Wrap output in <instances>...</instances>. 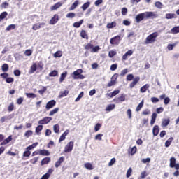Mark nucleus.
<instances>
[{"label": "nucleus", "mask_w": 179, "mask_h": 179, "mask_svg": "<svg viewBox=\"0 0 179 179\" xmlns=\"http://www.w3.org/2000/svg\"><path fill=\"white\" fill-rule=\"evenodd\" d=\"M83 70L82 69H78L73 73H71V78L75 80L78 79H85V76H83Z\"/></svg>", "instance_id": "2"}, {"label": "nucleus", "mask_w": 179, "mask_h": 179, "mask_svg": "<svg viewBox=\"0 0 179 179\" xmlns=\"http://www.w3.org/2000/svg\"><path fill=\"white\" fill-rule=\"evenodd\" d=\"M171 33H172V34H177L178 33H179V27H175L172 28L171 29Z\"/></svg>", "instance_id": "39"}, {"label": "nucleus", "mask_w": 179, "mask_h": 179, "mask_svg": "<svg viewBox=\"0 0 179 179\" xmlns=\"http://www.w3.org/2000/svg\"><path fill=\"white\" fill-rule=\"evenodd\" d=\"M44 26H45V23L44 22L36 23L33 25L32 30H39V29H41V27H44Z\"/></svg>", "instance_id": "12"}, {"label": "nucleus", "mask_w": 179, "mask_h": 179, "mask_svg": "<svg viewBox=\"0 0 179 179\" xmlns=\"http://www.w3.org/2000/svg\"><path fill=\"white\" fill-rule=\"evenodd\" d=\"M13 110H15V103L12 102L10 103V105L8 107V111H9V113H12Z\"/></svg>", "instance_id": "43"}, {"label": "nucleus", "mask_w": 179, "mask_h": 179, "mask_svg": "<svg viewBox=\"0 0 179 179\" xmlns=\"http://www.w3.org/2000/svg\"><path fill=\"white\" fill-rule=\"evenodd\" d=\"M50 160L51 159L50 157H45L41 162V166H44V164H48Z\"/></svg>", "instance_id": "28"}, {"label": "nucleus", "mask_w": 179, "mask_h": 179, "mask_svg": "<svg viewBox=\"0 0 179 179\" xmlns=\"http://www.w3.org/2000/svg\"><path fill=\"white\" fill-rule=\"evenodd\" d=\"M159 36L157 32H154L150 34L145 39V44H152L156 41V38Z\"/></svg>", "instance_id": "3"}, {"label": "nucleus", "mask_w": 179, "mask_h": 179, "mask_svg": "<svg viewBox=\"0 0 179 179\" xmlns=\"http://www.w3.org/2000/svg\"><path fill=\"white\" fill-rule=\"evenodd\" d=\"M100 50V46H95L92 47V49L91 50V52H99V50Z\"/></svg>", "instance_id": "58"}, {"label": "nucleus", "mask_w": 179, "mask_h": 179, "mask_svg": "<svg viewBox=\"0 0 179 179\" xmlns=\"http://www.w3.org/2000/svg\"><path fill=\"white\" fill-rule=\"evenodd\" d=\"M84 167H85V169H87V170H93L94 167L93 165H92L91 163H85L84 165Z\"/></svg>", "instance_id": "40"}, {"label": "nucleus", "mask_w": 179, "mask_h": 179, "mask_svg": "<svg viewBox=\"0 0 179 179\" xmlns=\"http://www.w3.org/2000/svg\"><path fill=\"white\" fill-rule=\"evenodd\" d=\"M38 162V157H35L33 159H30V163L31 164H36Z\"/></svg>", "instance_id": "56"}, {"label": "nucleus", "mask_w": 179, "mask_h": 179, "mask_svg": "<svg viewBox=\"0 0 179 179\" xmlns=\"http://www.w3.org/2000/svg\"><path fill=\"white\" fill-rule=\"evenodd\" d=\"M83 24V20H81L79 22H74L73 26V27H76V29H78V27L80 26H82Z\"/></svg>", "instance_id": "33"}, {"label": "nucleus", "mask_w": 179, "mask_h": 179, "mask_svg": "<svg viewBox=\"0 0 179 179\" xmlns=\"http://www.w3.org/2000/svg\"><path fill=\"white\" fill-rule=\"evenodd\" d=\"M136 150H137L136 146H134L131 148L130 154L131 155V156H134V155H135V153H136Z\"/></svg>", "instance_id": "57"}, {"label": "nucleus", "mask_w": 179, "mask_h": 179, "mask_svg": "<svg viewBox=\"0 0 179 179\" xmlns=\"http://www.w3.org/2000/svg\"><path fill=\"white\" fill-rule=\"evenodd\" d=\"M78 5H79V1L76 0L69 8V10H75V9H76V8L78 7Z\"/></svg>", "instance_id": "23"}, {"label": "nucleus", "mask_w": 179, "mask_h": 179, "mask_svg": "<svg viewBox=\"0 0 179 179\" xmlns=\"http://www.w3.org/2000/svg\"><path fill=\"white\" fill-rule=\"evenodd\" d=\"M159 126L158 125H155L154 126L153 129H152V134L154 136H157L159 135Z\"/></svg>", "instance_id": "21"}, {"label": "nucleus", "mask_w": 179, "mask_h": 179, "mask_svg": "<svg viewBox=\"0 0 179 179\" xmlns=\"http://www.w3.org/2000/svg\"><path fill=\"white\" fill-rule=\"evenodd\" d=\"M169 124H170V119H166V118L162 119V122L161 124L162 128H166V127H167Z\"/></svg>", "instance_id": "18"}, {"label": "nucleus", "mask_w": 179, "mask_h": 179, "mask_svg": "<svg viewBox=\"0 0 179 179\" xmlns=\"http://www.w3.org/2000/svg\"><path fill=\"white\" fill-rule=\"evenodd\" d=\"M149 87H150V85H149V84H145V85L141 87L140 92L141 93H145V92H146V90H148Z\"/></svg>", "instance_id": "29"}, {"label": "nucleus", "mask_w": 179, "mask_h": 179, "mask_svg": "<svg viewBox=\"0 0 179 179\" xmlns=\"http://www.w3.org/2000/svg\"><path fill=\"white\" fill-rule=\"evenodd\" d=\"M31 54H33V51H31V50H27L24 52V55H26L27 57H30V55H31Z\"/></svg>", "instance_id": "62"}, {"label": "nucleus", "mask_w": 179, "mask_h": 179, "mask_svg": "<svg viewBox=\"0 0 179 179\" xmlns=\"http://www.w3.org/2000/svg\"><path fill=\"white\" fill-rule=\"evenodd\" d=\"M47 92V87H42V89L39 90L38 92L39 94H44Z\"/></svg>", "instance_id": "52"}, {"label": "nucleus", "mask_w": 179, "mask_h": 179, "mask_svg": "<svg viewBox=\"0 0 179 179\" xmlns=\"http://www.w3.org/2000/svg\"><path fill=\"white\" fill-rule=\"evenodd\" d=\"M115 108V104H109L106 106V111H113Z\"/></svg>", "instance_id": "32"}, {"label": "nucleus", "mask_w": 179, "mask_h": 179, "mask_svg": "<svg viewBox=\"0 0 179 179\" xmlns=\"http://www.w3.org/2000/svg\"><path fill=\"white\" fill-rule=\"evenodd\" d=\"M84 93L83 92H81L80 93V94L78 95V96L76 99L75 101L76 103H78V101H79V100H80L82 99V97H83Z\"/></svg>", "instance_id": "63"}, {"label": "nucleus", "mask_w": 179, "mask_h": 179, "mask_svg": "<svg viewBox=\"0 0 179 179\" xmlns=\"http://www.w3.org/2000/svg\"><path fill=\"white\" fill-rule=\"evenodd\" d=\"M174 141V138L173 137L169 138L166 142H165V147L169 148L170 145H171V142Z\"/></svg>", "instance_id": "34"}, {"label": "nucleus", "mask_w": 179, "mask_h": 179, "mask_svg": "<svg viewBox=\"0 0 179 179\" xmlns=\"http://www.w3.org/2000/svg\"><path fill=\"white\" fill-rule=\"evenodd\" d=\"M52 120V117H45L42 120H39L38 123L39 125H45Z\"/></svg>", "instance_id": "9"}, {"label": "nucleus", "mask_w": 179, "mask_h": 179, "mask_svg": "<svg viewBox=\"0 0 179 179\" xmlns=\"http://www.w3.org/2000/svg\"><path fill=\"white\" fill-rule=\"evenodd\" d=\"M41 131H43V125L40 124L36 128L35 132L36 135H41Z\"/></svg>", "instance_id": "24"}, {"label": "nucleus", "mask_w": 179, "mask_h": 179, "mask_svg": "<svg viewBox=\"0 0 179 179\" xmlns=\"http://www.w3.org/2000/svg\"><path fill=\"white\" fill-rule=\"evenodd\" d=\"M55 58H61L62 57V51L58 50L54 54Z\"/></svg>", "instance_id": "45"}, {"label": "nucleus", "mask_w": 179, "mask_h": 179, "mask_svg": "<svg viewBox=\"0 0 179 179\" xmlns=\"http://www.w3.org/2000/svg\"><path fill=\"white\" fill-rule=\"evenodd\" d=\"M57 76H58V71H57V70H54L49 73V76L50 77H54Z\"/></svg>", "instance_id": "55"}, {"label": "nucleus", "mask_w": 179, "mask_h": 179, "mask_svg": "<svg viewBox=\"0 0 179 179\" xmlns=\"http://www.w3.org/2000/svg\"><path fill=\"white\" fill-rule=\"evenodd\" d=\"M58 20H59V17H58V15H55L53 17H52V19L50 21V24H55V23H57L58 22Z\"/></svg>", "instance_id": "20"}, {"label": "nucleus", "mask_w": 179, "mask_h": 179, "mask_svg": "<svg viewBox=\"0 0 179 179\" xmlns=\"http://www.w3.org/2000/svg\"><path fill=\"white\" fill-rule=\"evenodd\" d=\"M85 50H92V49H93V44H92V43H87V44L85 46Z\"/></svg>", "instance_id": "64"}, {"label": "nucleus", "mask_w": 179, "mask_h": 179, "mask_svg": "<svg viewBox=\"0 0 179 179\" xmlns=\"http://www.w3.org/2000/svg\"><path fill=\"white\" fill-rule=\"evenodd\" d=\"M62 5H64V3L57 2L54 6L50 7V10L52 11L57 10V9H59V8L62 6Z\"/></svg>", "instance_id": "13"}, {"label": "nucleus", "mask_w": 179, "mask_h": 179, "mask_svg": "<svg viewBox=\"0 0 179 179\" xmlns=\"http://www.w3.org/2000/svg\"><path fill=\"white\" fill-rule=\"evenodd\" d=\"M38 152L41 156H50V152L47 150H38Z\"/></svg>", "instance_id": "22"}, {"label": "nucleus", "mask_w": 179, "mask_h": 179, "mask_svg": "<svg viewBox=\"0 0 179 179\" xmlns=\"http://www.w3.org/2000/svg\"><path fill=\"white\" fill-rule=\"evenodd\" d=\"M31 135H33V131L31 130H28L24 133L25 138H30Z\"/></svg>", "instance_id": "49"}, {"label": "nucleus", "mask_w": 179, "mask_h": 179, "mask_svg": "<svg viewBox=\"0 0 179 179\" xmlns=\"http://www.w3.org/2000/svg\"><path fill=\"white\" fill-rule=\"evenodd\" d=\"M1 78L5 79L6 83H13L15 82V78L9 77V73H3L0 74Z\"/></svg>", "instance_id": "4"}, {"label": "nucleus", "mask_w": 179, "mask_h": 179, "mask_svg": "<svg viewBox=\"0 0 179 179\" xmlns=\"http://www.w3.org/2000/svg\"><path fill=\"white\" fill-rule=\"evenodd\" d=\"M12 141V136H9L6 139H5L1 143V146H3V145H8L9 142Z\"/></svg>", "instance_id": "27"}, {"label": "nucleus", "mask_w": 179, "mask_h": 179, "mask_svg": "<svg viewBox=\"0 0 179 179\" xmlns=\"http://www.w3.org/2000/svg\"><path fill=\"white\" fill-rule=\"evenodd\" d=\"M155 6L158 9H162L163 8V3H162V2H160V1H156Z\"/></svg>", "instance_id": "54"}, {"label": "nucleus", "mask_w": 179, "mask_h": 179, "mask_svg": "<svg viewBox=\"0 0 179 179\" xmlns=\"http://www.w3.org/2000/svg\"><path fill=\"white\" fill-rule=\"evenodd\" d=\"M6 16H8V13L6 11L1 13L0 15V22L3 20V19H5V17H6Z\"/></svg>", "instance_id": "46"}, {"label": "nucleus", "mask_w": 179, "mask_h": 179, "mask_svg": "<svg viewBox=\"0 0 179 179\" xmlns=\"http://www.w3.org/2000/svg\"><path fill=\"white\" fill-rule=\"evenodd\" d=\"M75 16H76V14H75V13H69L66 14V17H67V19H73Z\"/></svg>", "instance_id": "47"}, {"label": "nucleus", "mask_w": 179, "mask_h": 179, "mask_svg": "<svg viewBox=\"0 0 179 179\" xmlns=\"http://www.w3.org/2000/svg\"><path fill=\"white\" fill-rule=\"evenodd\" d=\"M68 94H69V91L64 90V91L60 92L59 97L60 99L62 97H66V96H68Z\"/></svg>", "instance_id": "26"}, {"label": "nucleus", "mask_w": 179, "mask_h": 179, "mask_svg": "<svg viewBox=\"0 0 179 179\" xmlns=\"http://www.w3.org/2000/svg\"><path fill=\"white\" fill-rule=\"evenodd\" d=\"M117 55V52L115 50H111L108 52L109 58H113V57Z\"/></svg>", "instance_id": "53"}, {"label": "nucleus", "mask_w": 179, "mask_h": 179, "mask_svg": "<svg viewBox=\"0 0 179 179\" xmlns=\"http://www.w3.org/2000/svg\"><path fill=\"white\" fill-rule=\"evenodd\" d=\"M73 150V141H70L64 148V152L69 153L71 150Z\"/></svg>", "instance_id": "8"}, {"label": "nucleus", "mask_w": 179, "mask_h": 179, "mask_svg": "<svg viewBox=\"0 0 179 179\" xmlns=\"http://www.w3.org/2000/svg\"><path fill=\"white\" fill-rule=\"evenodd\" d=\"M120 93V90H115L113 92H110L108 94V96L110 98L115 97V96H117Z\"/></svg>", "instance_id": "25"}, {"label": "nucleus", "mask_w": 179, "mask_h": 179, "mask_svg": "<svg viewBox=\"0 0 179 179\" xmlns=\"http://www.w3.org/2000/svg\"><path fill=\"white\" fill-rule=\"evenodd\" d=\"M134 54V51L132 50H128L123 56L122 59L123 61H127L128 59V57H131Z\"/></svg>", "instance_id": "15"}, {"label": "nucleus", "mask_w": 179, "mask_h": 179, "mask_svg": "<svg viewBox=\"0 0 179 179\" xmlns=\"http://www.w3.org/2000/svg\"><path fill=\"white\" fill-rule=\"evenodd\" d=\"M64 160H65V157H60L59 159H58V161L55 164L56 169H58V167L59 166H61V164L64 163Z\"/></svg>", "instance_id": "17"}, {"label": "nucleus", "mask_w": 179, "mask_h": 179, "mask_svg": "<svg viewBox=\"0 0 179 179\" xmlns=\"http://www.w3.org/2000/svg\"><path fill=\"white\" fill-rule=\"evenodd\" d=\"M36 71H37V64L34 63L30 67L29 73L31 75V73H34Z\"/></svg>", "instance_id": "16"}, {"label": "nucleus", "mask_w": 179, "mask_h": 179, "mask_svg": "<svg viewBox=\"0 0 179 179\" xmlns=\"http://www.w3.org/2000/svg\"><path fill=\"white\" fill-rule=\"evenodd\" d=\"M38 145V142L34 143H33L32 145H31L27 147L26 150H29V151H30V150L34 149V148H36Z\"/></svg>", "instance_id": "36"}, {"label": "nucleus", "mask_w": 179, "mask_h": 179, "mask_svg": "<svg viewBox=\"0 0 179 179\" xmlns=\"http://www.w3.org/2000/svg\"><path fill=\"white\" fill-rule=\"evenodd\" d=\"M89 6H90V1H87L82 6L81 9H83V12H85V10H86Z\"/></svg>", "instance_id": "35"}, {"label": "nucleus", "mask_w": 179, "mask_h": 179, "mask_svg": "<svg viewBox=\"0 0 179 179\" xmlns=\"http://www.w3.org/2000/svg\"><path fill=\"white\" fill-rule=\"evenodd\" d=\"M125 100V94H122L119 97L115 98L114 101L115 103H119Z\"/></svg>", "instance_id": "14"}, {"label": "nucleus", "mask_w": 179, "mask_h": 179, "mask_svg": "<svg viewBox=\"0 0 179 179\" xmlns=\"http://www.w3.org/2000/svg\"><path fill=\"white\" fill-rule=\"evenodd\" d=\"M117 79H118V73H115L112 76L111 80L107 85L108 87H111V86H114V85L117 83Z\"/></svg>", "instance_id": "6"}, {"label": "nucleus", "mask_w": 179, "mask_h": 179, "mask_svg": "<svg viewBox=\"0 0 179 179\" xmlns=\"http://www.w3.org/2000/svg\"><path fill=\"white\" fill-rule=\"evenodd\" d=\"M58 111H59V108H55V109L52 110L49 113L50 117H52V115H54V114H57Z\"/></svg>", "instance_id": "38"}, {"label": "nucleus", "mask_w": 179, "mask_h": 179, "mask_svg": "<svg viewBox=\"0 0 179 179\" xmlns=\"http://www.w3.org/2000/svg\"><path fill=\"white\" fill-rule=\"evenodd\" d=\"M1 69L3 72H8V71H9V65H8V64H3Z\"/></svg>", "instance_id": "37"}, {"label": "nucleus", "mask_w": 179, "mask_h": 179, "mask_svg": "<svg viewBox=\"0 0 179 179\" xmlns=\"http://www.w3.org/2000/svg\"><path fill=\"white\" fill-rule=\"evenodd\" d=\"M176 159L174 157H171L170 159V167L171 169H176V170H179V164H176Z\"/></svg>", "instance_id": "7"}, {"label": "nucleus", "mask_w": 179, "mask_h": 179, "mask_svg": "<svg viewBox=\"0 0 179 179\" xmlns=\"http://www.w3.org/2000/svg\"><path fill=\"white\" fill-rule=\"evenodd\" d=\"M68 75V72L66 71L64 73H62L60 76V78H59V82L60 83H62V82H64V80H65V78H66Z\"/></svg>", "instance_id": "30"}, {"label": "nucleus", "mask_w": 179, "mask_h": 179, "mask_svg": "<svg viewBox=\"0 0 179 179\" xmlns=\"http://www.w3.org/2000/svg\"><path fill=\"white\" fill-rule=\"evenodd\" d=\"M142 107H143V101H142L136 107V111H141Z\"/></svg>", "instance_id": "60"}, {"label": "nucleus", "mask_w": 179, "mask_h": 179, "mask_svg": "<svg viewBox=\"0 0 179 179\" xmlns=\"http://www.w3.org/2000/svg\"><path fill=\"white\" fill-rule=\"evenodd\" d=\"M25 94L28 99H36L37 97V95L34 93H26Z\"/></svg>", "instance_id": "42"}, {"label": "nucleus", "mask_w": 179, "mask_h": 179, "mask_svg": "<svg viewBox=\"0 0 179 179\" xmlns=\"http://www.w3.org/2000/svg\"><path fill=\"white\" fill-rule=\"evenodd\" d=\"M139 80H141V78L139 76L134 78L129 85L130 89H134V87L138 85V82H139Z\"/></svg>", "instance_id": "11"}, {"label": "nucleus", "mask_w": 179, "mask_h": 179, "mask_svg": "<svg viewBox=\"0 0 179 179\" xmlns=\"http://www.w3.org/2000/svg\"><path fill=\"white\" fill-rule=\"evenodd\" d=\"M117 27V22L115 21L112 22L111 23H108L106 25L107 29H114V27Z\"/></svg>", "instance_id": "31"}, {"label": "nucleus", "mask_w": 179, "mask_h": 179, "mask_svg": "<svg viewBox=\"0 0 179 179\" xmlns=\"http://www.w3.org/2000/svg\"><path fill=\"white\" fill-rule=\"evenodd\" d=\"M11 118H12V117H10V116H3L1 118L0 122L1 123H3V122H5V121H6V120H11Z\"/></svg>", "instance_id": "50"}, {"label": "nucleus", "mask_w": 179, "mask_h": 179, "mask_svg": "<svg viewBox=\"0 0 179 179\" xmlns=\"http://www.w3.org/2000/svg\"><path fill=\"white\" fill-rule=\"evenodd\" d=\"M80 36L83 38H86V40H87V38H89V36H87V34L86 33V31H85V30L81 31Z\"/></svg>", "instance_id": "44"}, {"label": "nucleus", "mask_w": 179, "mask_h": 179, "mask_svg": "<svg viewBox=\"0 0 179 179\" xmlns=\"http://www.w3.org/2000/svg\"><path fill=\"white\" fill-rule=\"evenodd\" d=\"M53 130L55 134H59V124H56L53 126Z\"/></svg>", "instance_id": "41"}, {"label": "nucleus", "mask_w": 179, "mask_h": 179, "mask_svg": "<svg viewBox=\"0 0 179 179\" xmlns=\"http://www.w3.org/2000/svg\"><path fill=\"white\" fill-rule=\"evenodd\" d=\"M165 19H177V15L176 13H166L165 15Z\"/></svg>", "instance_id": "19"}, {"label": "nucleus", "mask_w": 179, "mask_h": 179, "mask_svg": "<svg viewBox=\"0 0 179 179\" xmlns=\"http://www.w3.org/2000/svg\"><path fill=\"white\" fill-rule=\"evenodd\" d=\"M150 17H156V14L152 11H147L145 13H142L138 14L136 16V23H141L142 20H145L146 19H150Z\"/></svg>", "instance_id": "1"}, {"label": "nucleus", "mask_w": 179, "mask_h": 179, "mask_svg": "<svg viewBox=\"0 0 179 179\" xmlns=\"http://www.w3.org/2000/svg\"><path fill=\"white\" fill-rule=\"evenodd\" d=\"M55 104H57V101H55V100H51L48 101L46 103V106H45L46 110L48 111V110H51V108H54V107H55Z\"/></svg>", "instance_id": "10"}, {"label": "nucleus", "mask_w": 179, "mask_h": 179, "mask_svg": "<svg viewBox=\"0 0 179 179\" xmlns=\"http://www.w3.org/2000/svg\"><path fill=\"white\" fill-rule=\"evenodd\" d=\"M128 82H131V80H134L135 78H134V74H128L126 78Z\"/></svg>", "instance_id": "51"}, {"label": "nucleus", "mask_w": 179, "mask_h": 179, "mask_svg": "<svg viewBox=\"0 0 179 179\" xmlns=\"http://www.w3.org/2000/svg\"><path fill=\"white\" fill-rule=\"evenodd\" d=\"M14 29H16V25L10 24L6 27V31H10V30H14Z\"/></svg>", "instance_id": "48"}, {"label": "nucleus", "mask_w": 179, "mask_h": 179, "mask_svg": "<svg viewBox=\"0 0 179 179\" xmlns=\"http://www.w3.org/2000/svg\"><path fill=\"white\" fill-rule=\"evenodd\" d=\"M31 155V152H30L29 150H27L25 152L23 153V157H29Z\"/></svg>", "instance_id": "61"}, {"label": "nucleus", "mask_w": 179, "mask_h": 179, "mask_svg": "<svg viewBox=\"0 0 179 179\" xmlns=\"http://www.w3.org/2000/svg\"><path fill=\"white\" fill-rule=\"evenodd\" d=\"M121 40H122V38L120 36H116L110 40V43L112 45H118L120 43H121Z\"/></svg>", "instance_id": "5"}, {"label": "nucleus", "mask_w": 179, "mask_h": 179, "mask_svg": "<svg viewBox=\"0 0 179 179\" xmlns=\"http://www.w3.org/2000/svg\"><path fill=\"white\" fill-rule=\"evenodd\" d=\"M131 174H132V168H129L128 170H127V172L126 173V177L127 178H129L131 177Z\"/></svg>", "instance_id": "59"}]
</instances>
